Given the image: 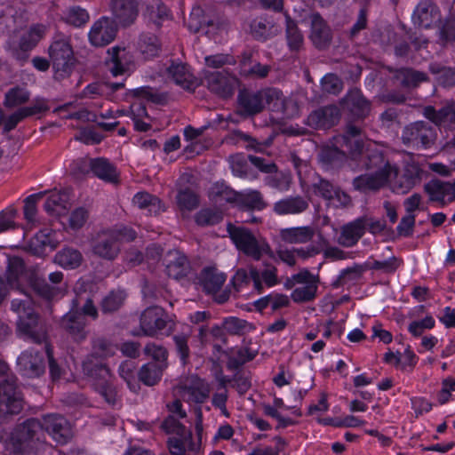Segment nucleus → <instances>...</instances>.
I'll use <instances>...</instances> for the list:
<instances>
[{
    "instance_id": "nucleus-21",
    "label": "nucleus",
    "mask_w": 455,
    "mask_h": 455,
    "mask_svg": "<svg viewBox=\"0 0 455 455\" xmlns=\"http://www.w3.org/2000/svg\"><path fill=\"white\" fill-rule=\"evenodd\" d=\"M140 325L147 336H154L166 327L165 313L160 307H149L140 315Z\"/></svg>"
},
{
    "instance_id": "nucleus-26",
    "label": "nucleus",
    "mask_w": 455,
    "mask_h": 455,
    "mask_svg": "<svg viewBox=\"0 0 455 455\" xmlns=\"http://www.w3.org/2000/svg\"><path fill=\"white\" fill-rule=\"evenodd\" d=\"M425 116L436 125L455 130V101H449L440 109L428 106L424 109Z\"/></svg>"
},
{
    "instance_id": "nucleus-34",
    "label": "nucleus",
    "mask_w": 455,
    "mask_h": 455,
    "mask_svg": "<svg viewBox=\"0 0 455 455\" xmlns=\"http://www.w3.org/2000/svg\"><path fill=\"white\" fill-rule=\"evenodd\" d=\"M232 283L237 291H240L243 287L248 286L251 283H252L254 290L259 293L263 290V285L260 282L259 270L252 266L249 268V271L243 268L238 269L232 278Z\"/></svg>"
},
{
    "instance_id": "nucleus-51",
    "label": "nucleus",
    "mask_w": 455,
    "mask_h": 455,
    "mask_svg": "<svg viewBox=\"0 0 455 455\" xmlns=\"http://www.w3.org/2000/svg\"><path fill=\"white\" fill-rule=\"evenodd\" d=\"M116 347L109 339L97 336L92 339V352L96 357L106 358L116 353Z\"/></svg>"
},
{
    "instance_id": "nucleus-42",
    "label": "nucleus",
    "mask_w": 455,
    "mask_h": 455,
    "mask_svg": "<svg viewBox=\"0 0 455 455\" xmlns=\"http://www.w3.org/2000/svg\"><path fill=\"white\" fill-rule=\"evenodd\" d=\"M236 204L243 208L258 211L267 206L261 193L258 190L238 192Z\"/></svg>"
},
{
    "instance_id": "nucleus-47",
    "label": "nucleus",
    "mask_w": 455,
    "mask_h": 455,
    "mask_svg": "<svg viewBox=\"0 0 455 455\" xmlns=\"http://www.w3.org/2000/svg\"><path fill=\"white\" fill-rule=\"evenodd\" d=\"M83 257L81 252L73 248H64L56 253L54 260L57 264L67 268H76L80 266Z\"/></svg>"
},
{
    "instance_id": "nucleus-9",
    "label": "nucleus",
    "mask_w": 455,
    "mask_h": 455,
    "mask_svg": "<svg viewBox=\"0 0 455 455\" xmlns=\"http://www.w3.org/2000/svg\"><path fill=\"white\" fill-rule=\"evenodd\" d=\"M204 81L208 89L221 98L231 97L238 85L236 76L228 70L207 72L204 76Z\"/></svg>"
},
{
    "instance_id": "nucleus-17",
    "label": "nucleus",
    "mask_w": 455,
    "mask_h": 455,
    "mask_svg": "<svg viewBox=\"0 0 455 455\" xmlns=\"http://www.w3.org/2000/svg\"><path fill=\"white\" fill-rule=\"evenodd\" d=\"M110 10L112 20L123 27L132 25L139 15L137 0H111Z\"/></svg>"
},
{
    "instance_id": "nucleus-23",
    "label": "nucleus",
    "mask_w": 455,
    "mask_h": 455,
    "mask_svg": "<svg viewBox=\"0 0 455 455\" xmlns=\"http://www.w3.org/2000/svg\"><path fill=\"white\" fill-rule=\"evenodd\" d=\"M60 326L76 342H82L87 337L85 318L77 311L67 313L60 321Z\"/></svg>"
},
{
    "instance_id": "nucleus-54",
    "label": "nucleus",
    "mask_w": 455,
    "mask_h": 455,
    "mask_svg": "<svg viewBox=\"0 0 455 455\" xmlns=\"http://www.w3.org/2000/svg\"><path fill=\"white\" fill-rule=\"evenodd\" d=\"M126 294L124 291L117 290L110 291L101 301L103 313H112L118 310L124 304Z\"/></svg>"
},
{
    "instance_id": "nucleus-25",
    "label": "nucleus",
    "mask_w": 455,
    "mask_h": 455,
    "mask_svg": "<svg viewBox=\"0 0 455 455\" xmlns=\"http://www.w3.org/2000/svg\"><path fill=\"white\" fill-rule=\"evenodd\" d=\"M412 18L415 25L429 28L440 20V10L431 0H422L414 10Z\"/></svg>"
},
{
    "instance_id": "nucleus-53",
    "label": "nucleus",
    "mask_w": 455,
    "mask_h": 455,
    "mask_svg": "<svg viewBox=\"0 0 455 455\" xmlns=\"http://www.w3.org/2000/svg\"><path fill=\"white\" fill-rule=\"evenodd\" d=\"M135 368V363L132 360L123 362L118 368L120 377L132 392H137L140 389V385L136 380Z\"/></svg>"
},
{
    "instance_id": "nucleus-27",
    "label": "nucleus",
    "mask_w": 455,
    "mask_h": 455,
    "mask_svg": "<svg viewBox=\"0 0 455 455\" xmlns=\"http://www.w3.org/2000/svg\"><path fill=\"white\" fill-rule=\"evenodd\" d=\"M367 228V218L361 217L341 228L338 243L344 247L355 245Z\"/></svg>"
},
{
    "instance_id": "nucleus-57",
    "label": "nucleus",
    "mask_w": 455,
    "mask_h": 455,
    "mask_svg": "<svg viewBox=\"0 0 455 455\" xmlns=\"http://www.w3.org/2000/svg\"><path fill=\"white\" fill-rule=\"evenodd\" d=\"M251 60L250 56H243V60L241 61V73L246 76H253L263 78L266 77L270 70L269 66L262 65L259 62L254 63L253 65L248 67V64Z\"/></svg>"
},
{
    "instance_id": "nucleus-60",
    "label": "nucleus",
    "mask_w": 455,
    "mask_h": 455,
    "mask_svg": "<svg viewBox=\"0 0 455 455\" xmlns=\"http://www.w3.org/2000/svg\"><path fill=\"white\" fill-rule=\"evenodd\" d=\"M264 182L267 186L279 191H287L290 188V177L284 173L277 172V170L268 174Z\"/></svg>"
},
{
    "instance_id": "nucleus-58",
    "label": "nucleus",
    "mask_w": 455,
    "mask_h": 455,
    "mask_svg": "<svg viewBox=\"0 0 455 455\" xmlns=\"http://www.w3.org/2000/svg\"><path fill=\"white\" fill-rule=\"evenodd\" d=\"M62 20L75 27H81L89 20V14L85 9L79 6H72L67 10Z\"/></svg>"
},
{
    "instance_id": "nucleus-13",
    "label": "nucleus",
    "mask_w": 455,
    "mask_h": 455,
    "mask_svg": "<svg viewBox=\"0 0 455 455\" xmlns=\"http://www.w3.org/2000/svg\"><path fill=\"white\" fill-rule=\"evenodd\" d=\"M92 249L95 255L102 259H114L120 251L116 234L110 229L99 232L92 241Z\"/></svg>"
},
{
    "instance_id": "nucleus-16",
    "label": "nucleus",
    "mask_w": 455,
    "mask_h": 455,
    "mask_svg": "<svg viewBox=\"0 0 455 455\" xmlns=\"http://www.w3.org/2000/svg\"><path fill=\"white\" fill-rule=\"evenodd\" d=\"M116 32L115 22L108 17H102L93 23L89 32V40L94 46H105L115 39Z\"/></svg>"
},
{
    "instance_id": "nucleus-43",
    "label": "nucleus",
    "mask_w": 455,
    "mask_h": 455,
    "mask_svg": "<svg viewBox=\"0 0 455 455\" xmlns=\"http://www.w3.org/2000/svg\"><path fill=\"white\" fill-rule=\"evenodd\" d=\"M144 16L159 27L163 21L169 19V9L160 0H151L147 4Z\"/></svg>"
},
{
    "instance_id": "nucleus-45",
    "label": "nucleus",
    "mask_w": 455,
    "mask_h": 455,
    "mask_svg": "<svg viewBox=\"0 0 455 455\" xmlns=\"http://www.w3.org/2000/svg\"><path fill=\"white\" fill-rule=\"evenodd\" d=\"M426 193L428 194L432 202H439L442 205L445 204L444 198L451 194V183L438 180H431L424 187Z\"/></svg>"
},
{
    "instance_id": "nucleus-30",
    "label": "nucleus",
    "mask_w": 455,
    "mask_h": 455,
    "mask_svg": "<svg viewBox=\"0 0 455 455\" xmlns=\"http://www.w3.org/2000/svg\"><path fill=\"white\" fill-rule=\"evenodd\" d=\"M70 194V188L52 192L44 205L45 212L52 216L66 214L71 206Z\"/></svg>"
},
{
    "instance_id": "nucleus-15",
    "label": "nucleus",
    "mask_w": 455,
    "mask_h": 455,
    "mask_svg": "<svg viewBox=\"0 0 455 455\" xmlns=\"http://www.w3.org/2000/svg\"><path fill=\"white\" fill-rule=\"evenodd\" d=\"M47 100L43 98L35 99L30 106L20 108L3 121L4 132L13 130L23 119L49 110Z\"/></svg>"
},
{
    "instance_id": "nucleus-40",
    "label": "nucleus",
    "mask_w": 455,
    "mask_h": 455,
    "mask_svg": "<svg viewBox=\"0 0 455 455\" xmlns=\"http://www.w3.org/2000/svg\"><path fill=\"white\" fill-rule=\"evenodd\" d=\"M132 203L149 215H156L164 211L160 199L148 192L137 193L132 198Z\"/></svg>"
},
{
    "instance_id": "nucleus-62",
    "label": "nucleus",
    "mask_w": 455,
    "mask_h": 455,
    "mask_svg": "<svg viewBox=\"0 0 455 455\" xmlns=\"http://www.w3.org/2000/svg\"><path fill=\"white\" fill-rule=\"evenodd\" d=\"M140 50L145 58L156 56L160 51L157 37L155 36H144L140 42Z\"/></svg>"
},
{
    "instance_id": "nucleus-41",
    "label": "nucleus",
    "mask_w": 455,
    "mask_h": 455,
    "mask_svg": "<svg viewBox=\"0 0 455 455\" xmlns=\"http://www.w3.org/2000/svg\"><path fill=\"white\" fill-rule=\"evenodd\" d=\"M429 70L435 76L437 85L445 89L455 87V68L433 63Z\"/></svg>"
},
{
    "instance_id": "nucleus-10",
    "label": "nucleus",
    "mask_w": 455,
    "mask_h": 455,
    "mask_svg": "<svg viewBox=\"0 0 455 455\" xmlns=\"http://www.w3.org/2000/svg\"><path fill=\"white\" fill-rule=\"evenodd\" d=\"M48 28L42 23L32 24L20 38L18 47L11 48V54L17 60H25L26 53L33 50L45 36Z\"/></svg>"
},
{
    "instance_id": "nucleus-61",
    "label": "nucleus",
    "mask_w": 455,
    "mask_h": 455,
    "mask_svg": "<svg viewBox=\"0 0 455 455\" xmlns=\"http://www.w3.org/2000/svg\"><path fill=\"white\" fill-rule=\"evenodd\" d=\"M189 336L185 334H176L172 337L175 351L178 354L182 364H187L190 357V348L188 347Z\"/></svg>"
},
{
    "instance_id": "nucleus-6",
    "label": "nucleus",
    "mask_w": 455,
    "mask_h": 455,
    "mask_svg": "<svg viewBox=\"0 0 455 455\" xmlns=\"http://www.w3.org/2000/svg\"><path fill=\"white\" fill-rule=\"evenodd\" d=\"M436 139L435 128L428 123L419 121L406 125L401 135L402 142L413 149L431 148Z\"/></svg>"
},
{
    "instance_id": "nucleus-8",
    "label": "nucleus",
    "mask_w": 455,
    "mask_h": 455,
    "mask_svg": "<svg viewBox=\"0 0 455 455\" xmlns=\"http://www.w3.org/2000/svg\"><path fill=\"white\" fill-rule=\"evenodd\" d=\"M311 189L315 196L323 198L334 208H345L351 204L350 196L328 180L317 178L311 184Z\"/></svg>"
},
{
    "instance_id": "nucleus-49",
    "label": "nucleus",
    "mask_w": 455,
    "mask_h": 455,
    "mask_svg": "<svg viewBox=\"0 0 455 455\" xmlns=\"http://www.w3.org/2000/svg\"><path fill=\"white\" fill-rule=\"evenodd\" d=\"M264 108H267L273 112L283 113L285 111V98L281 91L270 88L263 90Z\"/></svg>"
},
{
    "instance_id": "nucleus-38",
    "label": "nucleus",
    "mask_w": 455,
    "mask_h": 455,
    "mask_svg": "<svg viewBox=\"0 0 455 455\" xmlns=\"http://www.w3.org/2000/svg\"><path fill=\"white\" fill-rule=\"evenodd\" d=\"M167 363H156V362H149L144 364L138 372L140 381L144 385L152 387L157 384L166 369Z\"/></svg>"
},
{
    "instance_id": "nucleus-20",
    "label": "nucleus",
    "mask_w": 455,
    "mask_h": 455,
    "mask_svg": "<svg viewBox=\"0 0 455 455\" xmlns=\"http://www.w3.org/2000/svg\"><path fill=\"white\" fill-rule=\"evenodd\" d=\"M264 109L263 92L240 91L237 97V113L244 117L253 116Z\"/></svg>"
},
{
    "instance_id": "nucleus-5",
    "label": "nucleus",
    "mask_w": 455,
    "mask_h": 455,
    "mask_svg": "<svg viewBox=\"0 0 455 455\" xmlns=\"http://www.w3.org/2000/svg\"><path fill=\"white\" fill-rule=\"evenodd\" d=\"M48 56L57 79H63L71 75L76 65V58L69 36L56 33L48 47Z\"/></svg>"
},
{
    "instance_id": "nucleus-29",
    "label": "nucleus",
    "mask_w": 455,
    "mask_h": 455,
    "mask_svg": "<svg viewBox=\"0 0 455 455\" xmlns=\"http://www.w3.org/2000/svg\"><path fill=\"white\" fill-rule=\"evenodd\" d=\"M311 32L310 39L318 49H325L331 41V31L319 13L310 15Z\"/></svg>"
},
{
    "instance_id": "nucleus-31",
    "label": "nucleus",
    "mask_w": 455,
    "mask_h": 455,
    "mask_svg": "<svg viewBox=\"0 0 455 455\" xmlns=\"http://www.w3.org/2000/svg\"><path fill=\"white\" fill-rule=\"evenodd\" d=\"M94 371L95 373L92 372V375H97V372H99L100 378L96 383V389L108 403L115 406L117 402V395L116 388L109 383V379L111 378L109 369L107 365L100 363L96 365Z\"/></svg>"
},
{
    "instance_id": "nucleus-44",
    "label": "nucleus",
    "mask_w": 455,
    "mask_h": 455,
    "mask_svg": "<svg viewBox=\"0 0 455 455\" xmlns=\"http://www.w3.org/2000/svg\"><path fill=\"white\" fill-rule=\"evenodd\" d=\"M395 78L404 87H417L420 83L427 81L426 73L412 68L396 69Z\"/></svg>"
},
{
    "instance_id": "nucleus-18",
    "label": "nucleus",
    "mask_w": 455,
    "mask_h": 455,
    "mask_svg": "<svg viewBox=\"0 0 455 455\" xmlns=\"http://www.w3.org/2000/svg\"><path fill=\"white\" fill-rule=\"evenodd\" d=\"M64 275L61 271H55L49 275L47 283L44 280H36L33 283L34 291L45 299H53L64 295L66 285L63 283Z\"/></svg>"
},
{
    "instance_id": "nucleus-12",
    "label": "nucleus",
    "mask_w": 455,
    "mask_h": 455,
    "mask_svg": "<svg viewBox=\"0 0 455 455\" xmlns=\"http://www.w3.org/2000/svg\"><path fill=\"white\" fill-rule=\"evenodd\" d=\"M17 368L24 377H39L45 369L43 355L33 348L23 351L17 359Z\"/></svg>"
},
{
    "instance_id": "nucleus-35",
    "label": "nucleus",
    "mask_w": 455,
    "mask_h": 455,
    "mask_svg": "<svg viewBox=\"0 0 455 455\" xmlns=\"http://www.w3.org/2000/svg\"><path fill=\"white\" fill-rule=\"evenodd\" d=\"M315 229L310 226L282 228L279 231L281 240L286 243H306L313 239Z\"/></svg>"
},
{
    "instance_id": "nucleus-19",
    "label": "nucleus",
    "mask_w": 455,
    "mask_h": 455,
    "mask_svg": "<svg viewBox=\"0 0 455 455\" xmlns=\"http://www.w3.org/2000/svg\"><path fill=\"white\" fill-rule=\"evenodd\" d=\"M339 118V108L329 105L312 111L308 115L306 124L314 129H328L338 124Z\"/></svg>"
},
{
    "instance_id": "nucleus-56",
    "label": "nucleus",
    "mask_w": 455,
    "mask_h": 455,
    "mask_svg": "<svg viewBox=\"0 0 455 455\" xmlns=\"http://www.w3.org/2000/svg\"><path fill=\"white\" fill-rule=\"evenodd\" d=\"M286 37L289 48L291 51H299L304 42L303 35L298 28L295 21L286 17Z\"/></svg>"
},
{
    "instance_id": "nucleus-3",
    "label": "nucleus",
    "mask_w": 455,
    "mask_h": 455,
    "mask_svg": "<svg viewBox=\"0 0 455 455\" xmlns=\"http://www.w3.org/2000/svg\"><path fill=\"white\" fill-rule=\"evenodd\" d=\"M11 310L18 315L16 333L24 340L42 344L47 340V327L36 312L34 302L28 293L11 301Z\"/></svg>"
},
{
    "instance_id": "nucleus-32",
    "label": "nucleus",
    "mask_w": 455,
    "mask_h": 455,
    "mask_svg": "<svg viewBox=\"0 0 455 455\" xmlns=\"http://www.w3.org/2000/svg\"><path fill=\"white\" fill-rule=\"evenodd\" d=\"M226 275L214 267H204L199 275L200 284L209 294L219 292L226 282Z\"/></svg>"
},
{
    "instance_id": "nucleus-14",
    "label": "nucleus",
    "mask_w": 455,
    "mask_h": 455,
    "mask_svg": "<svg viewBox=\"0 0 455 455\" xmlns=\"http://www.w3.org/2000/svg\"><path fill=\"white\" fill-rule=\"evenodd\" d=\"M292 279L295 283L303 284V286L297 287L291 292V297L294 302H308L315 298L318 289L317 280L309 271L304 270L293 275Z\"/></svg>"
},
{
    "instance_id": "nucleus-63",
    "label": "nucleus",
    "mask_w": 455,
    "mask_h": 455,
    "mask_svg": "<svg viewBox=\"0 0 455 455\" xmlns=\"http://www.w3.org/2000/svg\"><path fill=\"white\" fill-rule=\"evenodd\" d=\"M249 323L243 319L230 316L223 321L224 330L231 335H242L248 329Z\"/></svg>"
},
{
    "instance_id": "nucleus-33",
    "label": "nucleus",
    "mask_w": 455,
    "mask_h": 455,
    "mask_svg": "<svg viewBox=\"0 0 455 455\" xmlns=\"http://www.w3.org/2000/svg\"><path fill=\"white\" fill-rule=\"evenodd\" d=\"M108 53L109 59L106 64L114 76L123 75L129 69L131 57L124 48L116 46L109 49Z\"/></svg>"
},
{
    "instance_id": "nucleus-52",
    "label": "nucleus",
    "mask_w": 455,
    "mask_h": 455,
    "mask_svg": "<svg viewBox=\"0 0 455 455\" xmlns=\"http://www.w3.org/2000/svg\"><path fill=\"white\" fill-rule=\"evenodd\" d=\"M222 220V212L220 210L212 208L201 209L195 215L196 223L201 227L213 226L219 224Z\"/></svg>"
},
{
    "instance_id": "nucleus-1",
    "label": "nucleus",
    "mask_w": 455,
    "mask_h": 455,
    "mask_svg": "<svg viewBox=\"0 0 455 455\" xmlns=\"http://www.w3.org/2000/svg\"><path fill=\"white\" fill-rule=\"evenodd\" d=\"M347 154L350 156L352 169L371 172L353 180L352 185L357 191L379 190L398 175L397 166L386 161L377 148H370L362 130L354 124H348L344 133L333 138L332 148L323 151V156L330 163Z\"/></svg>"
},
{
    "instance_id": "nucleus-4",
    "label": "nucleus",
    "mask_w": 455,
    "mask_h": 455,
    "mask_svg": "<svg viewBox=\"0 0 455 455\" xmlns=\"http://www.w3.org/2000/svg\"><path fill=\"white\" fill-rule=\"evenodd\" d=\"M227 231L236 249L251 259L259 261L265 255L273 257V251L267 241L261 236H256L250 229L228 223Z\"/></svg>"
},
{
    "instance_id": "nucleus-24",
    "label": "nucleus",
    "mask_w": 455,
    "mask_h": 455,
    "mask_svg": "<svg viewBox=\"0 0 455 455\" xmlns=\"http://www.w3.org/2000/svg\"><path fill=\"white\" fill-rule=\"evenodd\" d=\"M308 208V199L297 195L288 196L276 201L273 205V212L279 216L299 215L307 212Z\"/></svg>"
},
{
    "instance_id": "nucleus-2",
    "label": "nucleus",
    "mask_w": 455,
    "mask_h": 455,
    "mask_svg": "<svg viewBox=\"0 0 455 455\" xmlns=\"http://www.w3.org/2000/svg\"><path fill=\"white\" fill-rule=\"evenodd\" d=\"M44 431L60 445L73 437L71 424L64 416L48 413L16 425L5 442V449L12 455H53L55 449L46 441Z\"/></svg>"
},
{
    "instance_id": "nucleus-59",
    "label": "nucleus",
    "mask_w": 455,
    "mask_h": 455,
    "mask_svg": "<svg viewBox=\"0 0 455 455\" xmlns=\"http://www.w3.org/2000/svg\"><path fill=\"white\" fill-rule=\"evenodd\" d=\"M176 199L179 207L182 210L191 211L199 204L197 195L189 188L179 190Z\"/></svg>"
},
{
    "instance_id": "nucleus-37",
    "label": "nucleus",
    "mask_w": 455,
    "mask_h": 455,
    "mask_svg": "<svg viewBox=\"0 0 455 455\" xmlns=\"http://www.w3.org/2000/svg\"><path fill=\"white\" fill-rule=\"evenodd\" d=\"M92 173L108 183H116L118 181L116 168L108 159L103 157L92 159Z\"/></svg>"
},
{
    "instance_id": "nucleus-39",
    "label": "nucleus",
    "mask_w": 455,
    "mask_h": 455,
    "mask_svg": "<svg viewBox=\"0 0 455 455\" xmlns=\"http://www.w3.org/2000/svg\"><path fill=\"white\" fill-rule=\"evenodd\" d=\"M25 266L23 260L19 257H12L8 259V266L6 270L7 280L12 290H17L20 292V297L23 293H28L27 290L20 284V278L23 275Z\"/></svg>"
},
{
    "instance_id": "nucleus-55",
    "label": "nucleus",
    "mask_w": 455,
    "mask_h": 455,
    "mask_svg": "<svg viewBox=\"0 0 455 455\" xmlns=\"http://www.w3.org/2000/svg\"><path fill=\"white\" fill-rule=\"evenodd\" d=\"M30 93L28 90L16 86L11 88L4 97V105L6 108H15L28 101Z\"/></svg>"
},
{
    "instance_id": "nucleus-64",
    "label": "nucleus",
    "mask_w": 455,
    "mask_h": 455,
    "mask_svg": "<svg viewBox=\"0 0 455 455\" xmlns=\"http://www.w3.org/2000/svg\"><path fill=\"white\" fill-rule=\"evenodd\" d=\"M160 428L166 434H174L177 435H184L186 434V427L181 424L174 416H168L161 422Z\"/></svg>"
},
{
    "instance_id": "nucleus-28",
    "label": "nucleus",
    "mask_w": 455,
    "mask_h": 455,
    "mask_svg": "<svg viewBox=\"0 0 455 455\" xmlns=\"http://www.w3.org/2000/svg\"><path fill=\"white\" fill-rule=\"evenodd\" d=\"M166 74L177 85L187 91H194L198 86L196 78L184 63L172 61L166 68Z\"/></svg>"
},
{
    "instance_id": "nucleus-36",
    "label": "nucleus",
    "mask_w": 455,
    "mask_h": 455,
    "mask_svg": "<svg viewBox=\"0 0 455 455\" xmlns=\"http://www.w3.org/2000/svg\"><path fill=\"white\" fill-rule=\"evenodd\" d=\"M169 258L166 264L167 275L174 279L187 275L189 270L187 256L179 251H174L169 253Z\"/></svg>"
},
{
    "instance_id": "nucleus-7",
    "label": "nucleus",
    "mask_w": 455,
    "mask_h": 455,
    "mask_svg": "<svg viewBox=\"0 0 455 455\" xmlns=\"http://www.w3.org/2000/svg\"><path fill=\"white\" fill-rule=\"evenodd\" d=\"M16 381L17 378L11 376L0 384V417L18 414L23 409V398Z\"/></svg>"
},
{
    "instance_id": "nucleus-22",
    "label": "nucleus",
    "mask_w": 455,
    "mask_h": 455,
    "mask_svg": "<svg viewBox=\"0 0 455 455\" xmlns=\"http://www.w3.org/2000/svg\"><path fill=\"white\" fill-rule=\"evenodd\" d=\"M342 105L344 109L359 119L365 118L371 111V102L358 89L350 90L343 98Z\"/></svg>"
},
{
    "instance_id": "nucleus-48",
    "label": "nucleus",
    "mask_w": 455,
    "mask_h": 455,
    "mask_svg": "<svg viewBox=\"0 0 455 455\" xmlns=\"http://www.w3.org/2000/svg\"><path fill=\"white\" fill-rule=\"evenodd\" d=\"M237 195L238 192L221 182L214 183L209 190V197L215 203H221L222 201L236 203Z\"/></svg>"
},
{
    "instance_id": "nucleus-11",
    "label": "nucleus",
    "mask_w": 455,
    "mask_h": 455,
    "mask_svg": "<svg viewBox=\"0 0 455 455\" xmlns=\"http://www.w3.org/2000/svg\"><path fill=\"white\" fill-rule=\"evenodd\" d=\"M179 394L188 403H203L209 397L210 387L202 379L190 376L179 386Z\"/></svg>"
},
{
    "instance_id": "nucleus-50",
    "label": "nucleus",
    "mask_w": 455,
    "mask_h": 455,
    "mask_svg": "<svg viewBox=\"0 0 455 455\" xmlns=\"http://www.w3.org/2000/svg\"><path fill=\"white\" fill-rule=\"evenodd\" d=\"M251 33L255 39L266 41L275 34V29L272 22L259 18L252 20Z\"/></svg>"
},
{
    "instance_id": "nucleus-46",
    "label": "nucleus",
    "mask_w": 455,
    "mask_h": 455,
    "mask_svg": "<svg viewBox=\"0 0 455 455\" xmlns=\"http://www.w3.org/2000/svg\"><path fill=\"white\" fill-rule=\"evenodd\" d=\"M402 262L395 256H392L385 260H377L371 258L364 263V267L369 270H376L382 274L391 275L398 269Z\"/></svg>"
}]
</instances>
